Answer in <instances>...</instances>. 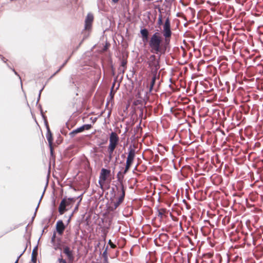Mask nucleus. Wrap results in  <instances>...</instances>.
Wrapping results in <instances>:
<instances>
[{
	"mask_svg": "<svg viewBox=\"0 0 263 263\" xmlns=\"http://www.w3.org/2000/svg\"><path fill=\"white\" fill-rule=\"evenodd\" d=\"M121 174V172L120 171L117 174V178L119 183L116 185V190L119 196L117 198L116 201H112L111 202L112 204L110 206L111 211L116 210L123 202L125 198V191L123 183L124 176Z\"/></svg>",
	"mask_w": 263,
	"mask_h": 263,
	"instance_id": "obj_2",
	"label": "nucleus"
},
{
	"mask_svg": "<svg viewBox=\"0 0 263 263\" xmlns=\"http://www.w3.org/2000/svg\"><path fill=\"white\" fill-rule=\"evenodd\" d=\"M117 78H118V76H117V77L115 78V80H114V82H113V83H112V84L111 87H115V84H116V81H117Z\"/></svg>",
	"mask_w": 263,
	"mask_h": 263,
	"instance_id": "obj_39",
	"label": "nucleus"
},
{
	"mask_svg": "<svg viewBox=\"0 0 263 263\" xmlns=\"http://www.w3.org/2000/svg\"><path fill=\"white\" fill-rule=\"evenodd\" d=\"M90 31H91L86 30H85V29H84V30L82 31V34H83V39L81 41V42L80 43V44H79V46H78L77 48H79V47H80L81 46V45L82 44L83 42L89 36Z\"/></svg>",
	"mask_w": 263,
	"mask_h": 263,
	"instance_id": "obj_17",
	"label": "nucleus"
},
{
	"mask_svg": "<svg viewBox=\"0 0 263 263\" xmlns=\"http://www.w3.org/2000/svg\"><path fill=\"white\" fill-rule=\"evenodd\" d=\"M45 123H46V128H47L46 138L48 140V142L49 143V146H51V145H52V141H53L52 133L50 130L49 126L47 124V123L45 122Z\"/></svg>",
	"mask_w": 263,
	"mask_h": 263,
	"instance_id": "obj_13",
	"label": "nucleus"
},
{
	"mask_svg": "<svg viewBox=\"0 0 263 263\" xmlns=\"http://www.w3.org/2000/svg\"><path fill=\"white\" fill-rule=\"evenodd\" d=\"M125 68H123L122 69L121 67H119V69H118V70H119V73H124V71H125Z\"/></svg>",
	"mask_w": 263,
	"mask_h": 263,
	"instance_id": "obj_34",
	"label": "nucleus"
},
{
	"mask_svg": "<svg viewBox=\"0 0 263 263\" xmlns=\"http://www.w3.org/2000/svg\"><path fill=\"white\" fill-rule=\"evenodd\" d=\"M159 11L160 12V14L159 15V16H158L157 24L159 25H161L163 24V16L161 14V11L160 9H159Z\"/></svg>",
	"mask_w": 263,
	"mask_h": 263,
	"instance_id": "obj_20",
	"label": "nucleus"
},
{
	"mask_svg": "<svg viewBox=\"0 0 263 263\" xmlns=\"http://www.w3.org/2000/svg\"><path fill=\"white\" fill-rule=\"evenodd\" d=\"M107 249L108 247L107 246L102 253V257L104 259V261H107L108 260Z\"/></svg>",
	"mask_w": 263,
	"mask_h": 263,
	"instance_id": "obj_21",
	"label": "nucleus"
},
{
	"mask_svg": "<svg viewBox=\"0 0 263 263\" xmlns=\"http://www.w3.org/2000/svg\"><path fill=\"white\" fill-rule=\"evenodd\" d=\"M118 144H109L108 147L112 148L113 149H115L116 147H117Z\"/></svg>",
	"mask_w": 263,
	"mask_h": 263,
	"instance_id": "obj_31",
	"label": "nucleus"
},
{
	"mask_svg": "<svg viewBox=\"0 0 263 263\" xmlns=\"http://www.w3.org/2000/svg\"><path fill=\"white\" fill-rule=\"evenodd\" d=\"M170 40H166L165 37L163 40L158 32H155L151 36L148 42L151 52L160 55L165 54L170 48Z\"/></svg>",
	"mask_w": 263,
	"mask_h": 263,
	"instance_id": "obj_1",
	"label": "nucleus"
},
{
	"mask_svg": "<svg viewBox=\"0 0 263 263\" xmlns=\"http://www.w3.org/2000/svg\"><path fill=\"white\" fill-rule=\"evenodd\" d=\"M115 92H112V90H110L109 93V96L110 97V99H112L114 96Z\"/></svg>",
	"mask_w": 263,
	"mask_h": 263,
	"instance_id": "obj_35",
	"label": "nucleus"
},
{
	"mask_svg": "<svg viewBox=\"0 0 263 263\" xmlns=\"http://www.w3.org/2000/svg\"><path fill=\"white\" fill-rule=\"evenodd\" d=\"M58 246H55V247H54V249H55V250H57V249H58Z\"/></svg>",
	"mask_w": 263,
	"mask_h": 263,
	"instance_id": "obj_48",
	"label": "nucleus"
},
{
	"mask_svg": "<svg viewBox=\"0 0 263 263\" xmlns=\"http://www.w3.org/2000/svg\"><path fill=\"white\" fill-rule=\"evenodd\" d=\"M108 243L110 245V247H111V248H115L116 247V245H115L114 243H113L111 242V240H110V239H109V241H108Z\"/></svg>",
	"mask_w": 263,
	"mask_h": 263,
	"instance_id": "obj_29",
	"label": "nucleus"
},
{
	"mask_svg": "<svg viewBox=\"0 0 263 263\" xmlns=\"http://www.w3.org/2000/svg\"><path fill=\"white\" fill-rule=\"evenodd\" d=\"M37 254V246L34 248L31 255V261L35 263L36 262V256Z\"/></svg>",
	"mask_w": 263,
	"mask_h": 263,
	"instance_id": "obj_16",
	"label": "nucleus"
},
{
	"mask_svg": "<svg viewBox=\"0 0 263 263\" xmlns=\"http://www.w3.org/2000/svg\"><path fill=\"white\" fill-rule=\"evenodd\" d=\"M112 157V154H109L108 158L109 160H111Z\"/></svg>",
	"mask_w": 263,
	"mask_h": 263,
	"instance_id": "obj_41",
	"label": "nucleus"
},
{
	"mask_svg": "<svg viewBox=\"0 0 263 263\" xmlns=\"http://www.w3.org/2000/svg\"><path fill=\"white\" fill-rule=\"evenodd\" d=\"M141 122L142 121L141 120L140 122H139V124L138 125H137V126L136 127V128L134 129L135 135L139 134V133H140V134H141L142 133V128L141 126Z\"/></svg>",
	"mask_w": 263,
	"mask_h": 263,
	"instance_id": "obj_19",
	"label": "nucleus"
},
{
	"mask_svg": "<svg viewBox=\"0 0 263 263\" xmlns=\"http://www.w3.org/2000/svg\"><path fill=\"white\" fill-rule=\"evenodd\" d=\"M65 226L62 220H59L56 223V230L58 233L62 235L65 230Z\"/></svg>",
	"mask_w": 263,
	"mask_h": 263,
	"instance_id": "obj_10",
	"label": "nucleus"
},
{
	"mask_svg": "<svg viewBox=\"0 0 263 263\" xmlns=\"http://www.w3.org/2000/svg\"><path fill=\"white\" fill-rule=\"evenodd\" d=\"M172 34V32L171 27V21L168 16L165 21L163 26V35L166 39V40H170Z\"/></svg>",
	"mask_w": 263,
	"mask_h": 263,
	"instance_id": "obj_6",
	"label": "nucleus"
},
{
	"mask_svg": "<svg viewBox=\"0 0 263 263\" xmlns=\"http://www.w3.org/2000/svg\"><path fill=\"white\" fill-rule=\"evenodd\" d=\"M140 33L142 41L143 42H147L148 40V31L146 28H143L140 30Z\"/></svg>",
	"mask_w": 263,
	"mask_h": 263,
	"instance_id": "obj_14",
	"label": "nucleus"
},
{
	"mask_svg": "<svg viewBox=\"0 0 263 263\" xmlns=\"http://www.w3.org/2000/svg\"><path fill=\"white\" fill-rule=\"evenodd\" d=\"M44 192L43 193V194H42V196H41V198H40V201H39V203H38V204H37V206H36V209H35V212H34V213L33 216V217H32V220L34 218V217H35V216H36V213L38 207H39V204H40V201H41V199H42V197H43V195H44Z\"/></svg>",
	"mask_w": 263,
	"mask_h": 263,
	"instance_id": "obj_26",
	"label": "nucleus"
},
{
	"mask_svg": "<svg viewBox=\"0 0 263 263\" xmlns=\"http://www.w3.org/2000/svg\"><path fill=\"white\" fill-rule=\"evenodd\" d=\"M82 132H83V128L82 127V126H81L71 132L69 133V136L71 138H73L76 136V135Z\"/></svg>",
	"mask_w": 263,
	"mask_h": 263,
	"instance_id": "obj_15",
	"label": "nucleus"
},
{
	"mask_svg": "<svg viewBox=\"0 0 263 263\" xmlns=\"http://www.w3.org/2000/svg\"><path fill=\"white\" fill-rule=\"evenodd\" d=\"M25 250H26V249H25V250L23 251V253H21V254L18 256V257H17V258L16 260L15 261V262H14V263H18V259H19L20 257L22 255V254L24 253V252H25Z\"/></svg>",
	"mask_w": 263,
	"mask_h": 263,
	"instance_id": "obj_37",
	"label": "nucleus"
},
{
	"mask_svg": "<svg viewBox=\"0 0 263 263\" xmlns=\"http://www.w3.org/2000/svg\"><path fill=\"white\" fill-rule=\"evenodd\" d=\"M39 107H40V109H41V114H42V116H43V117H44V116H43V111H42V108H41V105L39 104Z\"/></svg>",
	"mask_w": 263,
	"mask_h": 263,
	"instance_id": "obj_43",
	"label": "nucleus"
},
{
	"mask_svg": "<svg viewBox=\"0 0 263 263\" xmlns=\"http://www.w3.org/2000/svg\"><path fill=\"white\" fill-rule=\"evenodd\" d=\"M114 150L115 149H113L112 148L108 147V154H113Z\"/></svg>",
	"mask_w": 263,
	"mask_h": 263,
	"instance_id": "obj_33",
	"label": "nucleus"
},
{
	"mask_svg": "<svg viewBox=\"0 0 263 263\" xmlns=\"http://www.w3.org/2000/svg\"><path fill=\"white\" fill-rule=\"evenodd\" d=\"M112 191H114V188H112Z\"/></svg>",
	"mask_w": 263,
	"mask_h": 263,
	"instance_id": "obj_50",
	"label": "nucleus"
},
{
	"mask_svg": "<svg viewBox=\"0 0 263 263\" xmlns=\"http://www.w3.org/2000/svg\"><path fill=\"white\" fill-rule=\"evenodd\" d=\"M44 88V86L39 91V95H38V97H37V101H36V104H38L39 101H40V97H41V92L42 91V90H43Z\"/></svg>",
	"mask_w": 263,
	"mask_h": 263,
	"instance_id": "obj_28",
	"label": "nucleus"
},
{
	"mask_svg": "<svg viewBox=\"0 0 263 263\" xmlns=\"http://www.w3.org/2000/svg\"><path fill=\"white\" fill-rule=\"evenodd\" d=\"M76 201V198H67L66 197H64L63 198L59 207V212L60 214H63L67 210L66 207L73 204Z\"/></svg>",
	"mask_w": 263,
	"mask_h": 263,
	"instance_id": "obj_5",
	"label": "nucleus"
},
{
	"mask_svg": "<svg viewBox=\"0 0 263 263\" xmlns=\"http://www.w3.org/2000/svg\"><path fill=\"white\" fill-rule=\"evenodd\" d=\"M114 87H111L110 90H112V92H115V91H114Z\"/></svg>",
	"mask_w": 263,
	"mask_h": 263,
	"instance_id": "obj_47",
	"label": "nucleus"
},
{
	"mask_svg": "<svg viewBox=\"0 0 263 263\" xmlns=\"http://www.w3.org/2000/svg\"><path fill=\"white\" fill-rule=\"evenodd\" d=\"M127 64V61L124 59H122L121 62V67H122L123 68L126 69Z\"/></svg>",
	"mask_w": 263,
	"mask_h": 263,
	"instance_id": "obj_25",
	"label": "nucleus"
},
{
	"mask_svg": "<svg viewBox=\"0 0 263 263\" xmlns=\"http://www.w3.org/2000/svg\"><path fill=\"white\" fill-rule=\"evenodd\" d=\"M63 253L67 256L68 263H72L74 259V255L73 251L68 246H65L63 248Z\"/></svg>",
	"mask_w": 263,
	"mask_h": 263,
	"instance_id": "obj_8",
	"label": "nucleus"
},
{
	"mask_svg": "<svg viewBox=\"0 0 263 263\" xmlns=\"http://www.w3.org/2000/svg\"><path fill=\"white\" fill-rule=\"evenodd\" d=\"M93 16L91 13L87 14L85 20V30L91 31Z\"/></svg>",
	"mask_w": 263,
	"mask_h": 263,
	"instance_id": "obj_9",
	"label": "nucleus"
},
{
	"mask_svg": "<svg viewBox=\"0 0 263 263\" xmlns=\"http://www.w3.org/2000/svg\"><path fill=\"white\" fill-rule=\"evenodd\" d=\"M83 194L84 193H82L80 196H78L77 197H75L76 198V200L78 199H79V203H80L81 202Z\"/></svg>",
	"mask_w": 263,
	"mask_h": 263,
	"instance_id": "obj_30",
	"label": "nucleus"
},
{
	"mask_svg": "<svg viewBox=\"0 0 263 263\" xmlns=\"http://www.w3.org/2000/svg\"><path fill=\"white\" fill-rule=\"evenodd\" d=\"M152 78L151 81L150 82V85L149 86V92H151L153 90L154 86L155 84L156 80L159 79V77H160V74L158 73H152Z\"/></svg>",
	"mask_w": 263,
	"mask_h": 263,
	"instance_id": "obj_11",
	"label": "nucleus"
},
{
	"mask_svg": "<svg viewBox=\"0 0 263 263\" xmlns=\"http://www.w3.org/2000/svg\"><path fill=\"white\" fill-rule=\"evenodd\" d=\"M111 73L113 76H114L115 74V70H114V68L113 66H111Z\"/></svg>",
	"mask_w": 263,
	"mask_h": 263,
	"instance_id": "obj_40",
	"label": "nucleus"
},
{
	"mask_svg": "<svg viewBox=\"0 0 263 263\" xmlns=\"http://www.w3.org/2000/svg\"><path fill=\"white\" fill-rule=\"evenodd\" d=\"M0 58L1 59V60L4 62V63H6V61H7V59H6L3 55H0Z\"/></svg>",
	"mask_w": 263,
	"mask_h": 263,
	"instance_id": "obj_38",
	"label": "nucleus"
},
{
	"mask_svg": "<svg viewBox=\"0 0 263 263\" xmlns=\"http://www.w3.org/2000/svg\"><path fill=\"white\" fill-rule=\"evenodd\" d=\"M139 116H140V117H141V118L142 117V116H143V111H141V114H140Z\"/></svg>",
	"mask_w": 263,
	"mask_h": 263,
	"instance_id": "obj_46",
	"label": "nucleus"
},
{
	"mask_svg": "<svg viewBox=\"0 0 263 263\" xmlns=\"http://www.w3.org/2000/svg\"><path fill=\"white\" fill-rule=\"evenodd\" d=\"M127 150L128 155L126 158V165L122 175L126 174V173L128 171L133 163L136 156V151L135 149V145L134 144L130 145L128 147Z\"/></svg>",
	"mask_w": 263,
	"mask_h": 263,
	"instance_id": "obj_3",
	"label": "nucleus"
},
{
	"mask_svg": "<svg viewBox=\"0 0 263 263\" xmlns=\"http://www.w3.org/2000/svg\"><path fill=\"white\" fill-rule=\"evenodd\" d=\"M159 59L160 57L157 60L155 54L150 55L148 61H147V64L148 67L152 70V73H158V70L160 68Z\"/></svg>",
	"mask_w": 263,
	"mask_h": 263,
	"instance_id": "obj_4",
	"label": "nucleus"
},
{
	"mask_svg": "<svg viewBox=\"0 0 263 263\" xmlns=\"http://www.w3.org/2000/svg\"><path fill=\"white\" fill-rule=\"evenodd\" d=\"M69 58H68L64 63L63 64L59 67V68L49 78V79H52L54 76H55L58 73H59L60 70L65 66L67 62L68 61Z\"/></svg>",
	"mask_w": 263,
	"mask_h": 263,
	"instance_id": "obj_18",
	"label": "nucleus"
},
{
	"mask_svg": "<svg viewBox=\"0 0 263 263\" xmlns=\"http://www.w3.org/2000/svg\"><path fill=\"white\" fill-rule=\"evenodd\" d=\"M79 202L78 203V204H77V205L76 206L75 208H74V210H76L78 209V207H79Z\"/></svg>",
	"mask_w": 263,
	"mask_h": 263,
	"instance_id": "obj_44",
	"label": "nucleus"
},
{
	"mask_svg": "<svg viewBox=\"0 0 263 263\" xmlns=\"http://www.w3.org/2000/svg\"><path fill=\"white\" fill-rule=\"evenodd\" d=\"M100 245V243L99 242L98 244H97V246L98 247Z\"/></svg>",
	"mask_w": 263,
	"mask_h": 263,
	"instance_id": "obj_51",
	"label": "nucleus"
},
{
	"mask_svg": "<svg viewBox=\"0 0 263 263\" xmlns=\"http://www.w3.org/2000/svg\"><path fill=\"white\" fill-rule=\"evenodd\" d=\"M119 137L116 133L112 132L109 135V143L118 144Z\"/></svg>",
	"mask_w": 263,
	"mask_h": 263,
	"instance_id": "obj_12",
	"label": "nucleus"
},
{
	"mask_svg": "<svg viewBox=\"0 0 263 263\" xmlns=\"http://www.w3.org/2000/svg\"><path fill=\"white\" fill-rule=\"evenodd\" d=\"M7 66L9 68H10L11 69H12V71L14 72L15 74L18 76L19 77L20 79H21V77L19 76L17 72L14 70V69L11 68L8 64H7Z\"/></svg>",
	"mask_w": 263,
	"mask_h": 263,
	"instance_id": "obj_36",
	"label": "nucleus"
},
{
	"mask_svg": "<svg viewBox=\"0 0 263 263\" xmlns=\"http://www.w3.org/2000/svg\"><path fill=\"white\" fill-rule=\"evenodd\" d=\"M119 86H120V84H119L118 85V87H117V89H118Z\"/></svg>",
	"mask_w": 263,
	"mask_h": 263,
	"instance_id": "obj_49",
	"label": "nucleus"
},
{
	"mask_svg": "<svg viewBox=\"0 0 263 263\" xmlns=\"http://www.w3.org/2000/svg\"><path fill=\"white\" fill-rule=\"evenodd\" d=\"M110 171L109 170L104 168H102L101 169L99 176V180L98 182L101 189H102L103 188L104 183L106 180L107 177L110 175Z\"/></svg>",
	"mask_w": 263,
	"mask_h": 263,
	"instance_id": "obj_7",
	"label": "nucleus"
},
{
	"mask_svg": "<svg viewBox=\"0 0 263 263\" xmlns=\"http://www.w3.org/2000/svg\"><path fill=\"white\" fill-rule=\"evenodd\" d=\"M111 1H112V3H114V4L117 3L119 1V0H111Z\"/></svg>",
	"mask_w": 263,
	"mask_h": 263,
	"instance_id": "obj_45",
	"label": "nucleus"
},
{
	"mask_svg": "<svg viewBox=\"0 0 263 263\" xmlns=\"http://www.w3.org/2000/svg\"><path fill=\"white\" fill-rule=\"evenodd\" d=\"M81 126L83 128V131L84 130H88V129H90L91 127H92L91 125V124H84V125H83Z\"/></svg>",
	"mask_w": 263,
	"mask_h": 263,
	"instance_id": "obj_24",
	"label": "nucleus"
},
{
	"mask_svg": "<svg viewBox=\"0 0 263 263\" xmlns=\"http://www.w3.org/2000/svg\"><path fill=\"white\" fill-rule=\"evenodd\" d=\"M55 237H56V232H54L53 233V235H52V236L51 237V242L53 245H54V243H55Z\"/></svg>",
	"mask_w": 263,
	"mask_h": 263,
	"instance_id": "obj_27",
	"label": "nucleus"
},
{
	"mask_svg": "<svg viewBox=\"0 0 263 263\" xmlns=\"http://www.w3.org/2000/svg\"><path fill=\"white\" fill-rule=\"evenodd\" d=\"M158 216L161 218H162L163 215H164V213L165 212V209H161L160 210H158Z\"/></svg>",
	"mask_w": 263,
	"mask_h": 263,
	"instance_id": "obj_22",
	"label": "nucleus"
},
{
	"mask_svg": "<svg viewBox=\"0 0 263 263\" xmlns=\"http://www.w3.org/2000/svg\"><path fill=\"white\" fill-rule=\"evenodd\" d=\"M50 148V155L52 156L53 155V148L52 147V145H51V146H49Z\"/></svg>",
	"mask_w": 263,
	"mask_h": 263,
	"instance_id": "obj_32",
	"label": "nucleus"
},
{
	"mask_svg": "<svg viewBox=\"0 0 263 263\" xmlns=\"http://www.w3.org/2000/svg\"><path fill=\"white\" fill-rule=\"evenodd\" d=\"M106 233H105V234H104V235H102V237L103 238V239H104V241H105V239H106Z\"/></svg>",
	"mask_w": 263,
	"mask_h": 263,
	"instance_id": "obj_42",
	"label": "nucleus"
},
{
	"mask_svg": "<svg viewBox=\"0 0 263 263\" xmlns=\"http://www.w3.org/2000/svg\"><path fill=\"white\" fill-rule=\"evenodd\" d=\"M58 261L59 263H68L67 262L66 259L63 258L62 254H60V257L58 259Z\"/></svg>",
	"mask_w": 263,
	"mask_h": 263,
	"instance_id": "obj_23",
	"label": "nucleus"
}]
</instances>
